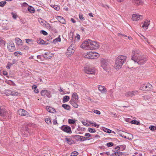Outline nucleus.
Instances as JSON below:
<instances>
[{"instance_id": "obj_1", "label": "nucleus", "mask_w": 156, "mask_h": 156, "mask_svg": "<svg viewBox=\"0 0 156 156\" xmlns=\"http://www.w3.org/2000/svg\"><path fill=\"white\" fill-rule=\"evenodd\" d=\"M131 59L140 65L144 64L147 61V58L141 56L140 51L136 49L132 51Z\"/></svg>"}, {"instance_id": "obj_2", "label": "nucleus", "mask_w": 156, "mask_h": 156, "mask_svg": "<svg viewBox=\"0 0 156 156\" xmlns=\"http://www.w3.org/2000/svg\"><path fill=\"white\" fill-rule=\"evenodd\" d=\"M80 48L87 49H96L99 47V44L95 41L89 39L83 41L80 46Z\"/></svg>"}, {"instance_id": "obj_3", "label": "nucleus", "mask_w": 156, "mask_h": 156, "mask_svg": "<svg viewBox=\"0 0 156 156\" xmlns=\"http://www.w3.org/2000/svg\"><path fill=\"white\" fill-rule=\"evenodd\" d=\"M126 56H125L122 55L119 56L115 60L114 68L117 70H118L121 68L126 61Z\"/></svg>"}, {"instance_id": "obj_4", "label": "nucleus", "mask_w": 156, "mask_h": 156, "mask_svg": "<svg viewBox=\"0 0 156 156\" xmlns=\"http://www.w3.org/2000/svg\"><path fill=\"white\" fill-rule=\"evenodd\" d=\"M73 33H70L69 36V38L71 40V45L68 47L67 51L66 52V54L67 57H70L71 55H73L74 53L75 50V48L74 46L75 45L73 44V41H72L73 39Z\"/></svg>"}, {"instance_id": "obj_5", "label": "nucleus", "mask_w": 156, "mask_h": 156, "mask_svg": "<svg viewBox=\"0 0 156 156\" xmlns=\"http://www.w3.org/2000/svg\"><path fill=\"white\" fill-rule=\"evenodd\" d=\"M110 66V63L108 59H102L101 60V66L106 71H108Z\"/></svg>"}, {"instance_id": "obj_6", "label": "nucleus", "mask_w": 156, "mask_h": 156, "mask_svg": "<svg viewBox=\"0 0 156 156\" xmlns=\"http://www.w3.org/2000/svg\"><path fill=\"white\" fill-rule=\"evenodd\" d=\"M152 86L150 83L147 84H144L141 85L140 89L144 91H149L152 89Z\"/></svg>"}, {"instance_id": "obj_7", "label": "nucleus", "mask_w": 156, "mask_h": 156, "mask_svg": "<svg viewBox=\"0 0 156 156\" xmlns=\"http://www.w3.org/2000/svg\"><path fill=\"white\" fill-rule=\"evenodd\" d=\"M41 95L44 97H47L50 98L51 97V92L48 91L46 90H43L41 92Z\"/></svg>"}, {"instance_id": "obj_8", "label": "nucleus", "mask_w": 156, "mask_h": 156, "mask_svg": "<svg viewBox=\"0 0 156 156\" xmlns=\"http://www.w3.org/2000/svg\"><path fill=\"white\" fill-rule=\"evenodd\" d=\"M60 128L63 131L68 133H72V131L71 127L67 125H63Z\"/></svg>"}, {"instance_id": "obj_9", "label": "nucleus", "mask_w": 156, "mask_h": 156, "mask_svg": "<svg viewBox=\"0 0 156 156\" xmlns=\"http://www.w3.org/2000/svg\"><path fill=\"white\" fill-rule=\"evenodd\" d=\"M18 114L21 116H26L27 117L30 116L29 113L24 109H20L18 111Z\"/></svg>"}, {"instance_id": "obj_10", "label": "nucleus", "mask_w": 156, "mask_h": 156, "mask_svg": "<svg viewBox=\"0 0 156 156\" xmlns=\"http://www.w3.org/2000/svg\"><path fill=\"white\" fill-rule=\"evenodd\" d=\"M7 47L9 51L11 52L13 51L15 49L14 44L12 41L7 43Z\"/></svg>"}, {"instance_id": "obj_11", "label": "nucleus", "mask_w": 156, "mask_h": 156, "mask_svg": "<svg viewBox=\"0 0 156 156\" xmlns=\"http://www.w3.org/2000/svg\"><path fill=\"white\" fill-rule=\"evenodd\" d=\"M96 53L94 52H88L87 54L85 55V58L88 59L94 58L97 56Z\"/></svg>"}, {"instance_id": "obj_12", "label": "nucleus", "mask_w": 156, "mask_h": 156, "mask_svg": "<svg viewBox=\"0 0 156 156\" xmlns=\"http://www.w3.org/2000/svg\"><path fill=\"white\" fill-rule=\"evenodd\" d=\"M8 112L6 109L0 106V115L2 117H5L7 115Z\"/></svg>"}, {"instance_id": "obj_13", "label": "nucleus", "mask_w": 156, "mask_h": 156, "mask_svg": "<svg viewBox=\"0 0 156 156\" xmlns=\"http://www.w3.org/2000/svg\"><path fill=\"white\" fill-rule=\"evenodd\" d=\"M143 16L142 15H137L136 14H133L132 18V20L133 21H136L140 19H142Z\"/></svg>"}, {"instance_id": "obj_14", "label": "nucleus", "mask_w": 156, "mask_h": 156, "mask_svg": "<svg viewBox=\"0 0 156 156\" xmlns=\"http://www.w3.org/2000/svg\"><path fill=\"white\" fill-rule=\"evenodd\" d=\"M137 92L138 91L136 90L128 91L125 94V96L127 97H132L133 96L136 95Z\"/></svg>"}, {"instance_id": "obj_15", "label": "nucleus", "mask_w": 156, "mask_h": 156, "mask_svg": "<svg viewBox=\"0 0 156 156\" xmlns=\"http://www.w3.org/2000/svg\"><path fill=\"white\" fill-rule=\"evenodd\" d=\"M54 55L53 54L51 53L50 52H47L45 53L42 56L44 58L46 59H50L51 58L52 56Z\"/></svg>"}, {"instance_id": "obj_16", "label": "nucleus", "mask_w": 156, "mask_h": 156, "mask_svg": "<svg viewBox=\"0 0 156 156\" xmlns=\"http://www.w3.org/2000/svg\"><path fill=\"white\" fill-rule=\"evenodd\" d=\"M84 71L86 73L89 74H94L95 73L94 69L89 68H86L84 69Z\"/></svg>"}, {"instance_id": "obj_17", "label": "nucleus", "mask_w": 156, "mask_h": 156, "mask_svg": "<svg viewBox=\"0 0 156 156\" xmlns=\"http://www.w3.org/2000/svg\"><path fill=\"white\" fill-rule=\"evenodd\" d=\"M132 1L133 3L137 5H142L143 4L142 0H132Z\"/></svg>"}, {"instance_id": "obj_18", "label": "nucleus", "mask_w": 156, "mask_h": 156, "mask_svg": "<svg viewBox=\"0 0 156 156\" xmlns=\"http://www.w3.org/2000/svg\"><path fill=\"white\" fill-rule=\"evenodd\" d=\"M56 19L61 23L63 24H66L65 20L63 17L61 16H57Z\"/></svg>"}, {"instance_id": "obj_19", "label": "nucleus", "mask_w": 156, "mask_h": 156, "mask_svg": "<svg viewBox=\"0 0 156 156\" xmlns=\"http://www.w3.org/2000/svg\"><path fill=\"white\" fill-rule=\"evenodd\" d=\"M46 110L49 112L54 113L55 112V110L54 108H52L49 106H47L46 107Z\"/></svg>"}, {"instance_id": "obj_20", "label": "nucleus", "mask_w": 156, "mask_h": 156, "mask_svg": "<svg viewBox=\"0 0 156 156\" xmlns=\"http://www.w3.org/2000/svg\"><path fill=\"white\" fill-rule=\"evenodd\" d=\"M150 21L147 20H146L144 22V24L142 26L143 28L145 27L147 29L148 28V26L150 23Z\"/></svg>"}, {"instance_id": "obj_21", "label": "nucleus", "mask_w": 156, "mask_h": 156, "mask_svg": "<svg viewBox=\"0 0 156 156\" xmlns=\"http://www.w3.org/2000/svg\"><path fill=\"white\" fill-rule=\"evenodd\" d=\"M69 102L73 107L75 108H78V105L74 101V100L72 98L70 101Z\"/></svg>"}, {"instance_id": "obj_22", "label": "nucleus", "mask_w": 156, "mask_h": 156, "mask_svg": "<svg viewBox=\"0 0 156 156\" xmlns=\"http://www.w3.org/2000/svg\"><path fill=\"white\" fill-rule=\"evenodd\" d=\"M43 25L44 26H45L46 27L47 29H51V30H56V29L55 30L54 29H53V27H51L50 26V24H49L47 22H45V23H44L43 24Z\"/></svg>"}, {"instance_id": "obj_23", "label": "nucleus", "mask_w": 156, "mask_h": 156, "mask_svg": "<svg viewBox=\"0 0 156 156\" xmlns=\"http://www.w3.org/2000/svg\"><path fill=\"white\" fill-rule=\"evenodd\" d=\"M98 89L99 90L101 93H104L106 91V90L104 87L100 85L99 86Z\"/></svg>"}, {"instance_id": "obj_24", "label": "nucleus", "mask_w": 156, "mask_h": 156, "mask_svg": "<svg viewBox=\"0 0 156 156\" xmlns=\"http://www.w3.org/2000/svg\"><path fill=\"white\" fill-rule=\"evenodd\" d=\"M15 42L18 44V45H22L21 44L22 43V40L19 38H16L15 39Z\"/></svg>"}, {"instance_id": "obj_25", "label": "nucleus", "mask_w": 156, "mask_h": 156, "mask_svg": "<svg viewBox=\"0 0 156 156\" xmlns=\"http://www.w3.org/2000/svg\"><path fill=\"white\" fill-rule=\"evenodd\" d=\"M31 13H34L35 12L34 8L31 6H29L27 9Z\"/></svg>"}, {"instance_id": "obj_26", "label": "nucleus", "mask_w": 156, "mask_h": 156, "mask_svg": "<svg viewBox=\"0 0 156 156\" xmlns=\"http://www.w3.org/2000/svg\"><path fill=\"white\" fill-rule=\"evenodd\" d=\"M65 140L67 143L69 145L72 144L74 142V141L73 140L68 138H66Z\"/></svg>"}, {"instance_id": "obj_27", "label": "nucleus", "mask_w": 156, "mask_h": 156, "mask_svg": "<svg viewBox=\"0 0 156 156\" xmlns=\"http://www.w3.org/2000/svg\"><path fill=\"white\" fill-rule=\"evenodd\" d=\"M30 127V125L29 124L26 125L24 129V131L27 132L28 133L30 134V133L29 131V127Z\"/></svg>"}, {"instance_id": "obj_28", "label": "nucleus", "mask_w": 156, "mask_h": 156, "mask_svg": "<svg viewBox=\"0 0 156 156\" xmlns=\"http://www.w3.org/2000/svg\"><path fill=\"white\" fill-rule=\"evenodd\" d=\"M70 99L69 97L68 96H64L63 98L62 102L63 103L68 101Z\"/></svg>"}, {"instance_id": "obj_29", "label": "nucleus", "mask_w": 156, "mask_h": 156, "mask_svg": "<svg viewBox=\"0 0 156 156\" xmlns=\"http://www.w3.org/2000/svg\"><path fill=\"white\" fill-rule=\"evenodd\" d=\"M37 43L40 44L42 45L48 44V43H46V41L41 39L37 41Z\"/></svg>"}, {"instance_id": "obj_30", "label": "nucleus", "mask_w": 156, "mask_h": 156, "mask_svg": "<svg viewBox=\"0 0 156 156\" xmlns=\"http://www.w3.org/2000/svg\"><path fill=\"white\" fill-rule=\"evenodd\" d=\"M80 137H81V136L79 135L72 136V137L75 139L77 141H79V138Z\"/></svg>"}, {"instance_id": "obj_31", "label": "nucleus", "mask_w": 156, "mask_h": 156, "mask_svg": "<svg viewBox=\"0 0 156 156\" xmlns=\"http://www.w3.org/2000/svg\"><path fill=\"white\" fill-rule=\"evenodd\" d=\"M62 107H63L65 109L69 110L70 109V106L68 105L62 104Z\"/></svg>"}, {"instance_id": "obj_32", "label": "nucleus", "mask_w": 156, "mask_h": 156, "mask_svg": "<svg viewBox=\"0 0 156 156\" xmlns=\"http://www.w3.org/2000/svg\"><path fill=\"white\" fill-rule=\"evenodd\" d=\"M61 38H60V36H59V37L54 39L52 42V43L54 44H55L56 43L58 42H60L61 41Z\"/></svg>"}, {"instance_id": "obj_33", "label": "nucleus", "mask_w": 156, "mask_h": 156, "mask_svg": "<svg viewBox=\"0 0 156 156\" xmlns=\"http://www.w3.org/2000/svg\"><path fill=\"white\" fill-rule=\"evenodd\" d=\"M72 97L73 98H74L75 100L76 101H77L79 99L78 96L76 93L75 92L73 93V94Z\"/></svg>"}, {"instance_id": "obj_34", "label": "nucleus", "mask_w": 156, "mask_h": 156, "mask_svg": "<svg viewBox=\"0 0 156 156\" xmlns=\"http://www.w3.org/2000/svg\"><path fill=\"white\" fill-rule=\"evenodd\" d=\"M102 128L103 130L106 133H111L112 132V130L110 129L105 128V127H103Z\"/></svg>"}, {"instance_id": "obj_35", "label": "nucleus", "mask_w": 156, "mask_h": 156, "mask_svg": "<svg viewBox=\"0 0 156 156\" xmlns=\"http://www.w3.org/2000/svg\"><path fill=\"white\" fill-rule=\"evenodd\" d=\"M131 122V123L134 124H136L137 125H140V124L139 122L135 120H132Z\"/></svg>"}, {"instance_id": "obj_36", "label": "nucleus", "mask_w": 156, "mask_h": 156, "mask_svg": "<svg viewBox=\"0 0 156 156\" xmlns=\"http://www.w3.org/2000/svg\"><path fill=\"white\" fill-rule=\"evenodd\" d=\"M51 6L57 11H59L60 9V7L58 5H51Z\"/></svg>"}, {"instance_id": "obj_37", "label": "nucleus", "mask_w": 156, "mask_h": 156, "mask_svg": "<svg viewBox=\"0 0 156 156\" xmlns=\"http://www.w3.org/2000/svg\"><path fill=\"white\" fill-rule=\"evenodd\" d=\"M32 88L34 89L35 93H38L39 92V90L37 89V86L36 85H34L32 87Z\"/></svg>"}, {"instance_id": "obj_38", "label": "nucleus", "mask_w": 156, "mask_h": 156, "mask_svg": "<svg viewBox=\"0 0 156 156\" xmlns=\"http://www.w3.org/2000/svg\"><path fill=\"white\" fill-rule=\"evenodd\" d=\"M22 135L23 137H27L29 136L30 134H29V133H28L27 132H26L24 131L22 133Z\"/></svg>"}, {"instance_id": "obj_39", "label": "nucleus", "mask_w": 156, "mask_h": 156, "mask_svg": "<svg viewBox=\"0 0 156 156\" xmlns=\"http://www.w3.org/2000/svg\"><path fill=\"white\" fill-rule=\"evenodd\" d=\"M88 130L89 132L90 133H94L96 132V130L94 129H92L90 128H88Z\"/></svg>"}, {"instance_id": "obj_40", "label": "nucleus", "mask_w": 156, "mask_h": 156, "mask_svg": "<svg viewBox=\"0 0 156 156\" xmlns=\"http://www.w3.org/2000/svg\"><path fill=\"white\" fill-rule=\"evenodd\" d=\"M11 15H12V18L15 19H16L18 17L17 15L13 12L11 13Z\"/></svg>"}, {"instance_id": "obj_41", "label": "nucleus", "mask_w": 156, "mask_h": 156, "mask_svg": "<svg viewBox=\"0 0 156 156\" xmlns=\"http://www.w3.org/2000/svg\"><path fill=\"white\" fill-rule=\"evenodd\" d=\"M5 44V42L2 39H0V46H4Z\"/></svg>"}, {"instance_id": "obj_42", "label": "nucleus", "mask_w": 156, "mask_h": 156, "mask_svg": "<svg viewBox=\"0 0 156 156\" xmlns=\"http://www.w3.org/2000/svg\"><path fill=\"white\" fill-rule=\"evenodd\" d=\"M21 50H28L29 49V48L28 46H27L25 45V46H22L21 47Z\"/></svg>"}, {"instance_id": "obj_43", "label": "nucleus", "mask_w": 156, "mask_h": 156, "mask_svg": "<svg viewBox=\"0 0 156 156\" xmlns=\"http://www.w3.org/2000/svg\"><path fill=\"white\" fill-rule=\"evenodd\" d=\"M108 147H111L114 145V143L112 142H108L107 143L106 145Z\"/></svg>"}, {"instance_id": "obj_44", "label": "nucleus", "mask_w": 156, "mask_h": 156, "mask_svg": "<svg viewBox=\"0 0 156 156\" xmlns=\"http://www.w3.org/2000/svg\"><path fill=\"white\" fill-rule=\"evenodd\" d=\"M68 123L70 124H74L75 123V121L73 119H68Z\"/></svg>"}, {"instance_id": "obj_45", "label": "nucleus", "mask_w": 156, "mask_h": 156, "mask_svg": "<svg viewBox=\"0 0 156 156\" xmlns=\"http://www.w3.org/2000/svg\"><path fill=\"white\" fill-rule=\"evenodd\" d=\"M149 129L152 131H154L156 130V128L154 126L151 125L149 126Z\"/></svg>"}, {"instance_id": "obj_46", "label": "nucleus", "mask_w": 156, "mask_h": 156, "mask_svg": "<svg viewBox=\"0 0 156 156\" xmlns=\"http://www.w3.org/2000/svg\"><path fill=\"white\" fill-rule=\"evenodd\" d=\"M12 64L10 62H8V63H7V66H6V68L8 69H9L11 67V66H12Z\"/></svg>"}, {"instance_id": "obj_47", "label": "nucleus", "mask_w": 156, "mask_h": 156, "mask_svg": "<svg viewBox=\"0 0 156 156\" xmlns=\"http://www.w3.org/2000/svg\"><path fill=\"white\" fill-rule=\"evenodd\" d=\"M6 2L5 1H3L0 2V6L1 7H3L6 4Z\"/></svg>"}, {"instance_id": "obj_48", "label": "nucleus", "mask_w": 156, "mask_h": 156, "mask_svg": "<svg viewBox=\"0 0 156 156\" xmlns=\"http://www.w3.org/2000/svg\"><path fill=\"white\" fill-rule=\"evenodd\" d=\"M78 153L76 151H74L73 152H72L71 154V156H76L78 155Z\"/></svg>"}, {"instance_id": "obj_49", "label": "nucleus", "mask_w": 156, "mask_h": 156, "mask_svg": "<svg viewBox=\"0 0 156 156\" xmlns=\"http://www.w3.org/2000/svg\"><path fill=\"white\" fill-rule=\"evenodd\" d=\"M79 17L80 19L82 21L84 20H85V18L83 17V15L81 13L79 14Z\"/></svg>"}, {"instance_id": "obj_50", "label": "nucleus", "mask_w": 156, "mask_h": 156, "mask_svg": "<svg viewBox=\"0 0 156 156\" xmlns=\"http://www.w3.org/2000/svg\"><path fill=\"white\" fill-rule=\"evenodd\" d=\"M118 156H126V154L124 153L119 151L118 152Z\"/></svg>"}, {"instance_id": "obj_51", "label": "nucleus", "mask_w": 156, "mask_h": 156, "mask_svg": "<svg viewBox=\"0 0 156 156\" xmlns=\"http://www.w3.org/2000/svg\"><path fill=\"white\" fill-rule=\"evenodd\" d=\"M81 137L83 139V141H85L86 140H89L91 139L89 137L87 136H81Z\"/></svg>"}, {"instance_id": "obj_52", "label": "nucleus", "mask_w": 156, "mask_h": 156, "mask_svg": "<svg viewBox=\"0 0 156 156\" xmlns=\"http://www.w3.org/2000/svg\"><path fill=\"white\" fill-rule=\"evenodd\" d=\"M45 121L47 124H49L51 123V121L50 119L49 118H47L45 119Z\"/></svg>"}, {"instance_id": "obj_53", "label": "nucleus", "mask_w": 156, "mask_h": 156, "mask_svg": "<svg viewBox=\"0 0 156 156\" xmlns=\"http://www.w3.org/2000/svg\"><path fill=\"white\" fill-rule=\"evenodd\" d=\"M40 33L41 34H42L44 35H47L48 34V33L44 30H41L40 32Z\"/></svg>"}, {"instance_id": "obj_54", "label": "nucleus", "mask_w": 156, "mask_h": 156, "mask_svg": "<svg viewBox=\"0 0 156 156\" xmlns=\"http://www.w3.org/2000/svg\"><path fill=\"white\" fill-rule=\"evenodd\" d=\"M18 54H19L20 55H22V53L20 51H16L14 53V55L16 56H18Z\"/></svg>"}, {"instance_id": "obj_55", "label": "nucleus", "mask_w": 156, "mask_h": 156, "mask_svg": "<svg viewBox=\"0 0 156 156\" xmlns=\"http://www.w3.org/2000/svg\"><path fill=\"white\" fill-rule=\"evenodd\" d=\"M120 146V149H121V150L123 151L124 150L126 147V146L125 145H122Z\"/></svg>"}, {"instance_id": "obj_56", "label": "nucleus", "mask_w": 156, "mask_h": 156, "mask_svg": "<svg viewBox=\"0 0 156 156\" xmlns=\"http://www.w3.org/2000/svg\"><path fill=\"white\" fill-rule=\"evenodd\" d=\"M7 95H13L12 93L11 90H7L6 91Z\"/></svg>"}, {"instance_id": "obj_57", "label": "nucleus", "mask_w": 156, "mask_h": 156, "mask_svg": "<svg viewBox=\"0 0 156 156\" xmlns=\"http://www.w3.org/2000/svg\"><path fill=\"white\" fill-rule=\"evenodd\" d=\"M118 152L116 151V152L113 153L111 154V156H118Z\"/></svg>"}, {"instance_id": "obj_58", "label": "nucleus", "mask_w": 156, "mask_h": 156, "mask_svg": "<svg viewBox=\"0 0 156 156\" xmlns=\"http://www.w3.org/2000/svg\"><path fill=\"white\" fill-rule=\"evenodd\" d=\"M94 113L98 115H100L101 114V112L98 110H94Z\"/></svg>"}, {"instance_id": "obj_59", "label": "nucleus", "mask_w": 156, "mask_h": 156, "mask_svg": "<svg viewBox=\"0 0 156 156\" xmlns=\"http://www.w3.org/2000/svg\"><path fill=\"white\" fill-rule=\"evenodd\" d=\"M84 136H86L91 137L92 136V135L88 133H86L85 134Z\"/></svg>"}, {"instance_id": "obj_60", "label": "nucleus", "mask_w": 156, "mask_h": 156, "mask_svg": "<svg viewBox=\"0 0 156 156\" xmlns=\"http://www.w3.org/2000/svg\"><path fill=\"white\" fill-rule=\"evenodd\" d=\"M132 120H131L129 118H126V121L127 122L131 123V121Z\"/></svg>"}, {"instance_id": "obj_61", "label": "nucleus", "mask_w": 156, "mask_h": 156, "mask_svg": "<svg viewBox=\"0 0 156 156\" xmlns=\"http://www.w3.org/2000/svg\"><path fill=\"white\" fill-rule=\"evenodd\" d=\"M53 123L54 125H55L56 124H58L56 120V118H55V119L53 120Z\"/></svg>"}, {"instance_id": "obj_62", "label": "nucleus", "mask_w": 156, "mask_h": 156, "mask_svg": "<svg viewBox=\"0 0 156 156\" xmlns=\"http://www.w3.org/2000/svg\"><path fill=\"white\" fill-rule=\"evenodd\" d=\"M26 42L27 43H29V42H30L31 41H32V39H26Z\"/></svg>"}, {"instance_id": "obj_63", "label": "nucleus", "mask_w": 156, "mask_h": 156, "mask_svg": "<svg viewBox=\"0 0 156 156\" xmlns=\"http://www.w3.org/2000/svg\"><path fill=\"white\" fill-rule=\"evenodd\" d=\"M117 132L118 134L120 136L121 133H122V131L119 129L117 130Z\"/></svg>"}, {"instance_id": "obj_64", "label": "nucleus", "mask_w": 156, "mask_h": 156, "mask_svg": "<svg viewBox=\"0 0 156 156\" xmlns=\"http://www.w3.org/2000/svg\"><path fill=\"white\" fill-rule=\"evenodd\" d=\"M115 149L117 150V151H119L120 149V147L118 146L115 147Z\"/></svg>"}]
</instances>
